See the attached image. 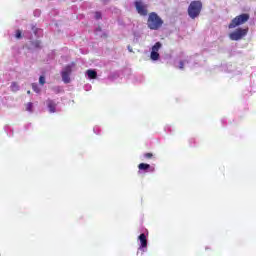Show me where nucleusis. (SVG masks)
Wrapping results in <instances>:
<instances>
[{"instance_id":"f257e3e1","label":"nucleus","mask_w":256,"mask_h":256,"mask_svg":"<svg viewBox=\"0 0 256 256\" xmlns=\"http://www.w3.org/2000/svg\"><path fill=\"white\" fill-rule=\"evenodd\" d=\"M147 27L152 31H159L163 27V19L157 13L151 12L148 16Z\"/></svg>"},{"instance_id":"f03ea898","label":"nucleus","mask_w":256,"mask_h":256,"mask_svg":"<svg viewBox=\"0 0 256 256\" xmlns=\"http://www.w3.org/2000/svg\"><path fill=\"white\" fill-rule=\"evenodd\" d=\"M201 9H203V3L201 1H192L188 6L189 18L197 19L201 15Z\"/></svg>"},{"instance_id":"7ed1b4c3","label":"nucleus","mask_w":256,"mask_h":256,"mask_svg":"<svg viewBox=\"0 0 256 256\" xmlns=\"http://www.w3.org/2000/svg\"><path fill=\"white\" fill-rule=\"evenodd\" d=\"M249 19H250V15L249 14L242 13V14L236 16L234 19H232V21L228 25V28L235 29V27H239L241 25H245V23H247V21H249Z\"/></svg>"},{"instance_id":"20e7f679","label":"nucleus","mask_w":256,"mask_h":256,"mask_svg":"<svg viewBox=\"0 0 256 256\" xmlns=\"http://www.w3.org/2000/svg\"><path fill=\"white\" fill-rule=\"evenodd\" d=\"M249 33V28H238L229 34L231 41H241Z\"/></svg>"},{"instance_id":"39448f33","label":"nucleus","mask_w":256,"mask_h":256,"mask_svg":"<svg viewBox=\"0 0 256 256\" xmlns=\"http://www.w3.org/2000/svg\"><path fill=\"white\" fill-rule=\"evenodd\" d=\"M134 5L136 7V11L138 15H141L142 17H147V15H149V10H148L149 6L143 3V1H136Z\"/></svg>"},{"instance_id":"423d86ee","label":"nucleus","mask_w":256,"mask_h":256,"mask_svg":"<svg viewBox=\"0 0 256 256\" xmlns=\"http://www.w3.org/2000/svg\"><path fill=\"white\" fill-rule=\"evenodd\" d=\"M71 73H73V69L71 68V65L65 66L63 69L61 75H62V81L63 83H71Z\"/></svg>"},{"instance_id":"0eeeda50","label":"nucleus","mask_w":256,"mask_h":256,"mask_svg":"<svg viewBox=\"0 0 256 256\" xmlns=\"http://www.w3.org/2000/svg\"><path fill=\"white\" fill-rule=\"evenodd\" d=\"M46 103L50 113H55L57 111V103H55V101L48 99Z\"/></svg>"},{"instance_id":"6e6552de","label":"nucleus","mask_w":256,"mask_h":256,"mask_svg":"<svg viewBox=\"0 0 256 256\" xmlns=\"http://www.w3.org/2000/svg\"><path fill=\"white\" fill-rule=\"evenodd\" d=\"M138 239L140 241V249H146V247H147V236L145 235V233L140 234Z\"/></svg>"},{"instance_id":"1a4fd4ad","label":"nucleus","mask_w":256,"mask_h":256,"mask_svg":"<svg viewBox=\"0 0 256 256\" xmlns=\"http://www.w3.org/2000/svg\"><path fill=\"white\" fill-rule=\"evenodd\" d=\"M86 73H87L89 79H96L97 78V71H95V70L89 69V70H87Z\"/></svg>"},{"instance_id":"9d476101","label":"nucleus","mask_w":256,"mask_h":256,"mask_svg":"<svg viewBox=\"0 0 256 256\" xmlns=\"http://www.w3.org/2000/svg\"><path fill=\"white\" fill-rule=\"evenodd\" d=\"M138 169H139L140 171H147L148 169H151V165L145 164V163H140V164L138 165Z\"/></svg>"},{"instance_id":"9b49d317","label":"nucleus","mask_w":256,"mask_h":256,"mask_svg":"<svg viewBox=\"0 0 256 256\" xmlns=\"http://www.w3.org/2000/svg\"><path fill=\"white\" fill-rule=\"evenodd\" d=\"M10 89H11V91H13V93H17V91H19V83L12 82Z\"/></svg>"},{"instance_id":"f8f14e48","label":"nucleus","mask_w":256,"mask_h":256,"mask_svg":"<svg viewBox=\"0 0 256 256\" xmlns=\"http://www.w3.org/2000/svg\"><path fill=\"white\" fill-rule=\"evenodd\" d=\"M150 58L152 61H159V52L151 51Z\"/></svg>"},{"instance_id":"ddd939ff","label":"nucleus","mask_w":256,"mask_h":256,"mask_svg":"<svg viewBox=\"0 0 256 256\" xmlns=\"http://www.w3.org/2000/svg\"><path fill=\"white\" fill-rule=\"evenodd\" d=\"M159 49H161V42H156L152 47V51L159 53Z\"/></svg>"},{"instance_id":"4468645a","label":"nucleus","mask_w":256,"mask_h":256,"mask_svg":"<svg viewBox=\"0 0 256 256\" xmlns=\"http://www.w3.org/2000/svg\"><path fill=\"white\" fill-rule=\"evenodd\" d=\"M32 89H33V91H35V93H41V89L35 83L32 84Z\"/></svg>"},{"instance_id":"2eb2a0df","label":"nucleus","mask_w":256,"mask_h":256,"mask_svg":"<svg viewBox=\"0 0 256 256\" xmlns=\"http://www.w3.org/2000/svg\"><path fill=\"white\" fill-rule=\"evenodd\" d=\"M26 111H29L30 113L33 111V104L31 102L26 104Z\"/></svg>"},{"instance_id":"dca6fc26","label":"nucleus","mask_w":256,"mask_h":256,"mask_svg":"<svg viewBox=\"0 0 256 256\" xmlns=\"http://www.w3.org/2000/svg\"><path fill=\"white\" fill-rule=\"evenodd\" d=\"M144 159H153V153H151V152L145 153Z\"/></svg>"},{"instance_id":"f3484780","label":"nucleus","mask_w":256,"mask_h":256,"mask_svg":"<svg viewBox=\"0 0 256 256\" xmlns=\"http://www.w3.org/2000/svg\"><path fill=\"white\" fill-rule=\"evenodd\" d=\"M32 32L34 33V35H37V32L39 31V28H37V26L32 25L31 26Z\"/></svg>"},{"instance_id":"a211bd4d","label":"nucleus","mask_w":256,"mask_h":256,"mask_svg":"<svg viewBox=\"0 0 256 256\" xmlns=\"http://www.w3.org/2000/svg\"><path fill=\"white\" fill-rule=\"evenodd\" d=\"M15 37H16V39H21V37H22V32H21V30H16Z\"/></svg>"},{"instance_id":"6ab92c4d","label":"nucleus","mask_w":256,"mask_h":256,"mask_svg":"<svg viewBox=\"0 0 256 256\" xmlns=\"http://www.w3.org/2000/svg\"><path fill=\"white\" fill-rule=\"evenodd\" d=\"M39 83H40V85H45V77L44 76H40Z\"/></svg>"},{"instance_id":"aec40b11","label":"nucleus","mask_w":256,"mask_h":256,"mask_svg":"<svg viewBox=\"0 0 256 256\" xmlns=\"http://www.w3.org/2000/svg\"><path fill=\"white\" fill-rule=\"evenodd\" d=\"M95 19H101V12H95Z\"/></svg>"},{"instance_id":"412c9836","label":"nucleus","mask_w":256,"mask_h":256,"mask_svg":"<svg viewBox=\"0 0 256 256\" xmlns=\"http://www.w3.org/2000/svg\"><path fill=\"white\" fill-rule=\"evenodd\" d=\"M184 67H185V63L183 61H180L179 69H183Z\"/></svg>"},{"instance_id":"4be33fe9","label":"nucleus","mask_w":256,"mask_h":256,"mask_svg":"<svg viewBox=\"0 0 256 256\" xmlns=\"http://www.w3.org/2000/svg\"><path fill=\"white\" fill-rule=\"evenodd\" d=\"M34 45H35V47H41V42L40 41H36V42H34Z\"/></svg>"},{"instance_id":"5701e85b","label":"nucleus","mask_w":256,"mask_h":256,"mask_svg":"<svg viewBox=\"0 0 256 256\" xmlns=\"http://www.w3.org/2000/svg\"><path fill=\"white\" fill-rule=\"evenodd\" d=\"M27 94H28V95H31V91L28 90V91H27Z\"/></svg>"}]
</instances>
